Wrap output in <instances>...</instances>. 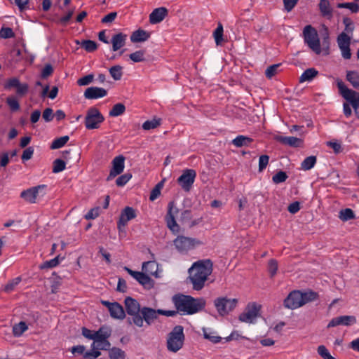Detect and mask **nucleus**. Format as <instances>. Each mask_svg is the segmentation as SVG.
<instances>
[{
  "label": "nucleus",
  "mask_w": 359,
  "mask_h": 359,
  "mask_svg": "<svg viewBox=\"0 0 359 359\" xmlns=\"http://www.w3.org/2000/svg\"><path fill=\"white\" fill-rule=\"evenodd\" d=\"M125 158L122 155L116 156L112 161V168L110 170L109 175L107 177V180L109 181L114 178L116 176L120 175L125 168Z\"/></svg>",
  "instance_id": "17"
},
{
  "label": "nucleus",
  "mask_w": 359,
  "mask_h": 359,
  "mask_svg": "<svg viewBox=\"0 0 359 359\" xmlns=\"http://www.w3.org/2000/svg\"><path fill=\"white\" fill-rule=\"evenodd\" d=\"M178 213V208L175 203L171 201L168 203V213L165 217L168 227L175 233H178L180 226L175 221V216Z\"/></svg>",
  "instance_id": "15"
},
{
  "label": "nucleus",
  "mask_w": 359,
  "mask_h": 359,
  "mask_svg": "<svg viewBox=\"0 0 359 359\" xmlns=\"http://www.w3.org/2000/svg\"><path fill=\"white\" fill-rule=\"evenodd\" d=\"M111 76L115 81H119L123 76V67L120 65H114L109 69Z\"/></svg>",
  "instance_id": "36"
},
{
  "label": "nucleus",
  "mask_w": 359,
  "mask_h": 359,
  "mask_svg": "<svg viewBox=\"0 0 359 359\" xmlns=\"http://www.w3.org/2000/svg\"><path fill=\"white\" fill-rule=\"evenodd\" d=\"M60 257H59V256H57V257H55L54 259H52L48 261H46L45 262H43L42 264L40 265L39 268L41 269L53 268V267H55L56 266H57L60 264Z\"/></svg>",
  "instance_id": "45"
},
{
  "label": "nucleus",
  "mask_w": 359,
  "mask_h": 359,
  "mask_svg": "<svg viewBox=\"0 0 359 359\" xmlns=\"http://www.w3.org/2000/svg\"><path fill=\"white\" fill-rule=\"evenodd\" d=\"M339 94L348 101L354 109L355 113L359 118V93L348 88L340 79H335Z\"/></svg>",
  "instance_id": "6"
},
{
  "label": "nucleus",
  "mask_w": 359,
  "mask_h": 359,
  "mask_svg": "<svg viewBox=\"0 0 359 359\" xmlns=\"http://www.w3.org/2000/svg\"><path fill=\"white\" fill-rule=\"evenodd\" d=\"M202 331L204 338L213 344L219 343L222 340L217 332L210 327H203Z\"/></svg>",
  "instance_id": "27"
},
{
  "label": "nucleus",
  "mask_w": 359,
  "mask_h": 359,
  "mask_svg": "<svg viewBox=\"0 0 359 359\" xmlns=\"http://www.w3.org/2000/svg\"><path fill=\"white\" fill-rule=\"evenodd\" d=\"M20 281L21 278L20 277H17L11 280L4 286V291L6 292H11L20 283Z\"/></svg>",
  "instance_id": "48"
},
{
  "label": "nucleus",
  "mask_w": 359,
  "mask_h": 359,
  "mask_svg": "<svg viewBox=\"0 0 359 359\" xmlns=\"http://www.w3.org/2000/svg\"><path fill=\"white\" fill-rule=\"evenodd\" d=\"M109 357L110 359H126V353L119 348L114 347L109 349Z\"/></svg>",
  "instance_id": "35"
},
{
  "label": "nucleus",
  "mask_w": 359,
  "mask_h": 359,
  "mask_svg": "<svg viewBox=\"0 0 359 359\" xmlns=\"http://www.w3.org/2000/svg\"><path fill=\"white\" fill-rule=\"evenodd\" d=\"M111 330L107 327H101L97 331L95 332L93 341L103 339H109L111 336Z\"/></svg>",
  "instance_id": "32"
},
{
  "label": "nucleus",
  "mask_w": 359,
  "mask_h": 359,
  "mask_svg": "<svg viewBox=\"0 0 359 359\" xmlns=\"http://www.w3.org/2000/svg\"><path fill=\"white\" fill-rule=\"evenodd\" d=\"M144 51L137 50L129 55L130 59L134 62H140L144 60Z\"/></svg>",
  "instance_id": "47"
},
{
  "label": "nucleus",
  "mask_w": 359,
  "mask_h": 359,
  "mask_svg": "<svg viewBox=\"0 0 359 359\" xmlns=\"http://www.w3.org/2000/svg\"><path fill=\"white\" fill-rule=\"evenodd\" d=\"M104 121V117L96 108H90L88 110L86 116L85 125L87 129H95Z\"/></svg>",
  "instance_id": "10"
},
{
  "label": "nucleus",
  "mask_w": 359,
  "mask_h": 359,
  "mask_svg": "<svg viewBox=\"0 0 359 359\" xmlns=\"http://www.w3.org/2000/svg\"><path fill=\"white\" fill-rule=\"evenodd\" d=\"M198 243L199 242L195 239L185 236H178L174 240V245L180 252H187L190 250Z\"/></svg>",
  "instance_id": "16"
},
{
  "label": "nucleus",
  "mask_w": 359,
  "mask_h": 359,
  "mask_svg": "<svg viewBox=\"0 0 359 359\" xmlns=\"http://www.w3.org/2000/svg\"><path fill=\"white\" fill-rule=\"evenodd\" d=\"M149 36L150 34L147 32L142 29H138L132 34L130 40L134 43L142 42L147 41Z\"/></svg>",
  "instance_id": "30"
},
{
  "label": "nucleus",
  "mask_w": 359,
  "mask_h": 359,
  "mask_svg": "<svg viewBox=\"0 0 359 359\" xmlns=\"http://www.w3.org/2000/svg\"><path fill=\"white\" fill-rule=\"evenodd\" d=\"M142 269L147 275L158 277V264L154 261L144 262Z\"/></svg>",
  "instance_id": "25"
},
{
  "label": "nucleus",
  "mask_w": 359,
  "mask_h": 359,
  "mask_svg": "<svg viewBox=\"0 0 359 359\" xmlns=\"http://www.w3.org/2000/svg\"><path fill=\"white\" fill-rule=\"evenodd\" d=\"M268 270L271 276L276 275L278 271V262L275 259H271L268 264Z\"/></svg>",
  "instance_id": "58"
},
{
  "label": "nucleus",
  "mask_w": 359,
  "mask_h": 359,
  "mask_svg": "<svg viewBox=\"0 0 359 359\" xmlns=\"http://www.w3.org/2000/svg\"><path fill=\"white\" fill-rule=\"evenodd\" d=\"M111 344L108 341V339L93 341L91 344V350L86 351L84 358L86 359H95L101 355L100 350H108Z\"/></svg>",
  "instance_id": "9"
},
{
  "label": "nucleus",
  "mask_w": 359,
  "mask_h": 359,
  "mask_svg": "<svg viewBox=\"0 0 359 359\" xmlns=\"http://www.w3.org/2000/svg\"><path fill=\"white\" fill-rule=\"evenodd\" d=\"M269 156L267 155H262L259 156V172H262L266 168V166L269 163Z\"/></svg>",
  "instance_id": "55"
},
{
  "label": "nucleus",
  "mask_w": 359,
  "mask_h": 359,
  "mask_svg": "<svg viewBox=\"0 0 359 359\" xmlns=\"http://www.w3.org/2000/svg\"><path fill=\"white\" fill-rule=\"evenodd\" d=\"M168 14V10L164 7L154 9L149 15V21L151 24H156L163 20Z\"/></svg>",
  "instance_id": "23"
},
{
  "label": "nucleus",
  "mask_w": 359,
  "mask_h": 359,
  "mask_svg": "<svg viewBox=\"0 0 359 359\" xmlns=\"http://www.w3.org/2000/svg\"><path fill=\"white\" fill-rule=\"evenodd\" d=\"M107 95V90L102 88L90 87L84 92L86 99H97Z\"/></svg>",
  "instance_id": "22"
},
{
  "label": "nucleus",
  "mask_w": 359,
  "mask_h": 359,
  "mask_svg": "<svg viewBox=\"0 0 359 359\" xmlns=\"http://www.w3.org/2000/svg\"><path fill=\"white\" fill-rule=\"evenodd\" d=\"M319 8L323 15L330 18L332 14V10L328 0H320Z\"/></svg>",
  "instance_id": "33"
},
{
  "label": "nucleus",
  "mask_w": 359,
  "mask_h": 359,
  "mask_svg": "<svg viewBox=\"0 0 359 359\" xmlns=\"http://www.w3.org/2000/svg\"><path fill=\"white\" fill-rule=\"evenodd\" d=\"M28 327L25 322H20L18 324H15L13 327V334L15 337H19L27 331Z\"/></svg>",
  "instance_id": "37"
},
{
  "label": "nucleus",
  "mask_w": 359,
  "mask_h": 359,
  "mask_svg": "<svg viewBox=\"0 0 359 359\" xmlns=\"http://www.w3.org/2000/svg\"><path fill=\"white\" fill-rule=\"evenodd\" d=\"M337 7L339 8H348L353 13L359 11V4L354 2L339 3L337 4Z\"/></svg>",
  "instance_id": "43"
},
{
  "label": "nucleus",
  "mask_w": 359,
  "mask_h": 359,
  "mask_svg": "<svg viewBox=\"0 0 359 359\" xmlns=\"http://www.w3.org/2000/svg\"><path fill=\"white\" fill-rule=\"evenodd\" d=\"M109 313L111 317L114 319L123 320L126 317L123 308L117 302H114V305L109 308Z\"/></svg>",
  "instance_id": "26"
},
{
  "label": "nucleus",
  "mask_w": 359,
  "mask_h": 359,
  "mask_svg": "<svg viewBox=\"0 0 359 359\" xmlns=\"http://www.w3.org/2000/svg\"><path fill=\"white\" fill-rule=\"evenodd\" d=\"M99 214V208H93L85 215V218L86 219H93L97 217Z\"/></svg>",
  "instance_id": "62"
},
{
  "label": "nucleus",
  "mask_w": 359,
  "mask_h": 359,
  "mask_svg": "<svg viewBox=\"0 0 359 359\" xmlns=\"http://www.w3.org/2000/svg\"><path fill=\"white\" fill-rule=\"evenodd\" d=\"M259 314V309L256 305L252 304L248 306L246 310L240 315L239 320L244 323H252L255 322Z\"/></svg>",
  "instance_id": "19"
},
{
  "label": "nucleus",
  "mask_w": 359,
  "mask_h": 359,
  "mask_svg": "<svg viewBox=\"0 0 359 359\" xmlns=\"http://www.w3.org/2000/svg\"><path fill=\"white\" fill-rule=\"evenodd\" d=\"M305 43L317 55L321 53V48L318 34L316 29L311 25H307L303 30Z\"/></svg>",
  "instance_id": "7"
},
{
  "label": "nucleus",
  "mask_w": 359,
  "mask_h": 359,
  "mask_svg": "<svg viewBox=\"0 0 359 359\" xmlns=\"http://www.w3.org/2000/svg\"><path fill=\"white\" fill-rule=\"evenodd\" d=\"M237 304L236 299L218 298L215 300V306L221 316H224L231 311Z\"/></svg>",
  "instance_id": "12"
},
{
  "label": "nucleus",
  "mask_w": 359,
  "mask_h": 359,
  "mask_svg": "<svg viewBox=\"0 0 359 359\" xmlns=\"http://www.w3.org/2000/svg\"><path fill=\"white\" fill-rule=\"evenodd\" d=\"M287 176L285 172L280 171L273 176V182L276 184L283 182L286 180Z\"/></svg>",
  "instance_id": "54"
},
{
  "label": "nucleus",
  "mask_w": 359,
  "mask_h": 359,
  "mask_svg": "<svg viewBox=\"0 0 359 359\" xmlns=\"http://www.w3.org/2000/svg\"><path fill=\"white\" fill-rule=\"evenodd\" d=\"M351 36H348L346 32H341L337 39V45L340 49L341 56L348 60L351 57V52L350 49Z\"/></svg>",
  "instance_id": "13"
},
{
  "label": "nucleus",
  "mask_w": 359,
  "mask_h": 359,
  "mask_svg": "<svg viewBox=\"0 0 359 359\" xmlns=\"http://www.w3.org/2000/svg\"><path fill=\"white\" fill-rule=\"evenodd\" d=\"M42 117L46 122L51 121L54 117L53 109L46 108L43 112Z\"/></svg>",
  "instance_id": "60"
},
{
  "label": "nucleus",
  "mask_w": 359,
  "mask_h": 359,
  "mask_svg": "<svg viewBox=\"0 0 359 359\" xmlns=\"http://www.w3.org/2000/svg\"><path fill=\"white\" fill-rule=\"evenodd\" d=\"M276 140L284 144L291 147H299L302 143L300 139L294 137L277 136Z\"/></svg>",
  "instance_id": "29"
},
{
  "label": "nucleus",
  "mask_w": 359,
  "mask_h": 359,
  "mask_svg": "<svg viewBox=\"0 0 359 359\" xmlns=\"http://www.w3.org/2000/svg\"><path fill=\"white\" fill-rule=\"evenodd\" d=\"M339 217L341 220L346 222L351 219H353L355 217V214L351 209L346 208L341 210L339 212Z\"/></svg>",
  "instance_id": "40"
},
{
  "label": "nucleus",
  "mask_w": 359,
  "mask_h": 359,
  "mask_svg": "<svg viewBox=\"0 0 359 359\" xmlns=\"http://www.w3.org/2000/svg\"><path fill=\"white\" fill-rule=\"evenodd\" d=\"M317 297V293L312 291H308L306 292L293 291L290 293L287 297L285 299L284 305L288 309H295L308 302L316 300Z\"/></svg>",
  "instance_id": "4"
},
{
  "label": "nucleus",
  "mask_w": 359,
  "mask_h": 359,
  "mask_svg": "<svg viewBox=\"0 0 359 359\" xmlns=\"http://www.w3.org/2000/svg\"><path fill=\"white\" fill-rule=\"evenodd\" d=\"M175 316L177 315L175 311L154 309L148 306H142L139 316L134 320V325L142 328L154 324L158 320L159 316Z\"/></svg>",
  "instance_id": "3"
},
{
  "label": "nucleus",
  "mask_w": 359,
  "mask_h": 359,
  "mask_svg": "<svg viewBox=\"0 0 359 359\" xmlns=\"http://www.w3.org/2000/svg\"><path fill=\"white\" fill-rule=\"evenodd\" d=\"M46 188V186L42 184L27 189L21 192L20 197L27 203H36L39 198L45 195Z\"/></svg>",
  "instance_id": "8"
},
{
  "label": "nucleus",
  "mask_w": 359,
  "mask_h": 359,
  "mask_svg": "<svg viewBox=\"0 0 359 359\" xmlns=\"http://www.w3.org/2000/svg\"><path fill=\"white\" fill-rule=\"evenodd\" d=\"M136 217L135 210L130 207L125 208L121 213L119 220L118 222V229L122 231L128 222Z\"/></svg>",
  "instance_id": "20"
},
{
  "label": "nucleus",
  "mask_w": 359,
  "mask_h": 359,
  "mask_svg": "<svg viewBox=\"0 0 359 359\" xmlns=\"http://www.w3.org/2000/svg\"><path fill=\"white\" fill-rule=\"evenodd\" d=\"M34 154V149L32 147H28L25 150H24L22 155V159L23 161H27L29 160Z\"/></svg>",
  "instance_id": "64"
},
{
  "label": "nucleus",
  "mask_w": 359,
  "mask_h": 359,
  "mask_svg": "<svg viewBox=\"0 0 359 359\" xmlns=\"http://www.w3.org/2000/svg\"><path fill=\"white\" fill-rule=\"evenodd\" d=\"M124 269L144 287H152L151 279L144 272L134 271L128 267H125Z\"/></svg>",
  "instance_id": "18"
},
{
  "label": "nucleus",
  "mask_w": 359,
  "mask_h": 359,
  "mask_svg": "<svg viewBox=\"0 0 359 359\" xmlns=\"http://www.w3.org/2000/svg\"><path fill=\"white\" fill-rule=\"evenodd\" d=\"M298 0H283L285 9L290 12L297 4Z\"/></svg>",
  "instance_id": "63"
},
{
  "label": "nucleus",
  "mask_w": 359,
  "mask_h": 359,
  "mask_svg": "<svg viewBox=\"0 0 359 359\" xmlns=\"http://www.w3.org/2000/svg\"><path fill=\"white\" fill-rule=\"evenodd\" d=\"M28 89L29 86L27 83H20V84L16 88V92L18 95L22 96L27 93Z\"/></svg>",
  "instance_id": "61"
},
{
  "label": "nucleus",
  "mask_w": 359,
  "mask_h": 359,
  "mask_svg": "<svg viewBox=\"0 0 359 359\" xmlns=\"http://www.w3.org/2000/svg\"><path fill=\"white\" fill-rule=\"evenodd\" d=\"M346 79L352 86L359 90V73L355 71H347Z\"/></svg>",
  "instance_id": "31"
},
{
  "label": "nucleus",
  "mask_w": 359,
  "mask_h": 359,
  "mask_svg": "<svg viewBox=\"0 0 359 359\" xmlns=\"http://www.w3.org/2000/svg\"><path fill=\"white\" fill-rule=\"evenodd\" d=\"M93 78H94V76L93 74H88V75L79 79L77 81V83H78V85L81 86H87V85L90 84V83H92V81H93Z\"/></svg>",
  "instance_id": "57"
},
{
  "label": "nucleus",
  "mask_w": 359,
  "mask_h": 359,
  "mask_svg": "<svg viewBox=\"0 0 359 359\" xmlns=\"http://www.w3.org/2000/svg\"><path fill=\"white\" fill-rule=\"evenodd\" d=\"M251 142V138L243 135H238L232 140L233 144L237 147L248 146Z\"/></svg>",
  "instance_id": "34"
},
{
  "label": "nucleus",
  "mask_w": 359,
  "mask_h": 359,
  "mask_svg": "<svg viewBox=\"0 0 359 359\" xmlns=\"http://www.w3.org/2000/svg\"><path fill=\"white\" fill-rule=\"evenodd\" d=\"M318 353L324 359H335V358L330 355L328 350L323 345L318 346Z\"/></svg>",
  "instance_id": "53"
},
{
  "label": "nucleus",
  "mask_w": 359,
  "mask_h": 359,
  "mask_svg": "<svg viewBox=\"0 0 359 359\" xmlns=\"http://www.w3.org/2000/svg\"><path fill=\"white\" fill-rule=\"evenodd\" d=\"M126 312L130 318H128L130 324H134L136 316H139L142 311L140 303L135 299L128 297L124 300Z\"/></svg>",
  "instance_id": "11"
},
{
  "label": "nucleus",
  "mask_w": 359,
  "mask_h": 359,
  "mask_svg": "<svg viewBox=\"0 0 359 359\" xmlns=\"http://www.w3.org/2000/svg\"><path fill=\"white\" fill-rule=\"evenodd\" d=\"M76 43L81 44V46L88 52H93L97 48V43L91 40H84L81 43L79 41H76Z\"/></svg>",
  "instance_id": "39"
},
{
  "label": "nucleus",
  "mask_w": 359,
  "mask_h": 359,
  "mask_svg": "<svg viewBox=\"0 0 359 359\" xmlns=\"http://www.w3.org/2000/svg\"><path fill=\"white\" fill-rule=\"evenodd\" d=\"M318 75V71L315 68H309L306 69L299 79V83L311 82Z\"/></svg>",
  "instance_id": "28"
},
{
  "label": "nucleus",
  "mask_w": 359,
  "mask_h": 359,
  "mask_svg": "<svg viewBox=\"0 0 359 359\" xmlns=\"http://www.w3.org/2000/svg\"><path fill=\"white\" fill-rule=\"evenodd\" d=\"M184 339L185 336L183 327L181 325L174 327L167 336L166 347L168 351L172 353H177L183 347Z\"/></svg>",
  "instance_id": "5"
},
{
  "label": "nucleus",
  "mask_w": 359,
  "mask_h": 359,
  "mask_svg": "<svg viewBox=\"0 0 359 359\" xmlns=\"http://www.w3.org/2000/svg\"><path fill=\"white\" fill-rule=\"evenodd\" d=\"M69 139V136L65 135L54 140L50 145V149H57L62 147L68 142Z\"/></svg>",
  "instance_id": "41"
},
{
  "label": "nucleus",
  "mask_w": 359,
  "mask_h": 359,
  "mask_svg": "<svg viewBox=\"0 0 359 359\" xmlns=\"http://www.w3.org/2000/svg\"><path fill=\"white\" fill-rule=\"evenodd\" d=\"M343 22L345 25V31L347 32L346 34H352L354 29L353 21L348 18H344L343 19Z\"/></svg>",
  "instance_id": "59"
},
{
  "label": "nucleus",
  "mask_w": 359,
  "mask_h": 359,
  "mask_svg": "<svg viewBox=\"0 0 359 359\" xmlns=\"http://www.w3.org/2000/svg\"><path fill=\"white\" fill-rule=\"evenodd\" d=\"M6 102L12 111H18L20 109L19 102L14 97H7Z\"/></svg>",
  "instance_id": "50"
},
{
  "label": "nucleus",
  "mask_w": 359,
  "mask_h": 359,
  "mask_svg": "<svg viewBox=\"0 0 359 359\" xmlns=\"http://www.w3.org/2000/svg\"><path fill=\"white\" fill-rule=\"evenodd\" d=\"M223 26L221 23H218L217 27L213 32V36L217 45L221 44L223 41Z\"/></svg>",
  "instance_id": "42"
},
{
  "label": "nucleus",
  "mask_w": 359,
  "mask_h": 359,
  "mask_svg": "<svg viewBox=\"0 0 359 359\" xmlns=\"http://www.w3.org/2000/svg\"><path fill=\"white\" fill-rule=\"evenodd\" d=\"M159 125H160V120L152 119L150 121H145L142 125V128L144 130H148L156 128Z\"/></svg>",
  "instance_id": "49"
},
{
  "label": "nucleus",
  "mask_w": 359,
  "mask_h": 359,
  "mask_svg": "<svg viewBox=\"0 0 359 359\" xmlns=\"http://www.w3.org/2000/svg\"><path fill=\"white\" fill-rule=\"evenodd\" d=\"M66 168V163L61 159H56L53 161V172L58 173L63 171Z\"/></svg>",
  "instance_id": "46"
},
{
  "label": "nucleus",
  "mask_w": 359,
  "mask_h": 359,
  "mask_svg": "<svg viewBox=\"0 0 359 359\" xmlns=\"http://www.w3.org/2000/svg\"><path fill=\"white\" fill-rule=\"evenodd\" d=\"M126 39L127 35L125 34L118 33L114 34L111 39V42L112 43V50L117 51L123 47L126 44Z\"/></svg>",
  "instance_id": "24"
},
{
  "label": "nucleus",
  "mask_w": 359,
  "mask_h": 359,
  "mask_svg": "<svg viewBox=\"0 0 359 359\" xmlns=\"http://www.w3.org/2000/svg\"><path fill=\"white\" fill-rule=\"evenodd\" d=\"M212 271V264L208 259L194 263L189 269V278L193 284L194 289L196 290L202 289Z\"/></svg>",
  "instance_id": "1"
},
{
  "label": "nucleus",
  "mask_w": 359,
  "mask_h": 359,
  "mask_svg": "<svg viewBox=\"0 0 359 359\" xmlns=\"http://www.w3.org/2000/svg\"><path fill=\"white\" fill-rule=\"evenodd\" d=\"M196 172L194 170L187 169L182 175L177 179V182L185 191H190L192 185L195 181Z\"/></svg>",
  "instance_id": "14"
},
{
  "label": "nucleus",
  "mask_w": 359,
  "mask_h": 359,
  "mask_svg": "<svg viewBox=\"0 0 359 359\" xmlns=\"http://www.w3.org/2000/svg\"><path fill=\"white\" fill-rule=\"evenodd\" d=\"M316 163V157L314 156H310L306 158L302 163L301 167L304 170H309L311 169Z\"/></svg>",
  "instance_id": "38"
},
{
  "label": "nucleus",
  "mask_w": 359,
  "mask_h": 359,
  "mask_svg": "<svg viewBox=\"0 0 359 359\" xmlns=\"http://www.w3.org/2000/svg\"><path fill=\"white\" fill-rule=\"evenodd\" d=\"M126 110L125 106L121 103L116 104L109 111L111 116H118L124 113Z\"/></svg>",
  "instance_id": "44"
},
{
  "label": "nucleus",
  "mask_w": 359,
  "mask_h": 359,
  "mask_svg": "<svg viewBox=\"0 0 359 359\" xmlns=\"http://www.w3.org/2000/svg\"><path fill=\"white\" fill-rule=\"evenodd\" d=\"M280 67V64H276L269 66L265 72L266 76L269 79L272 78L278 72V69Z\"/></svg>",
  "instance_id": "52"
},
{
  "label": "nucleus",
  "mask_w": 359,
  "mask_h": 359,
  "mask_svg": "<svg viewBox=\"0 0 359 359\" xmlns=\"http://www.w3.org/2000/svg\"><path fill=\"white\" fill-rule=\"evenodd\" d=\"M132 177L130 173H125L116 179V184L118 187L124 186Z\"/></svg>",
  "instance_id": "51"
},
{
  "label": "nucleus",
  "mask_w": 359,
  "mask_h": 359,
  "mask_svg": "<svg viewBox=\"0 0 359 359\" xmlns=\"http://www.w3.org/2000/svg\"><path fill=\"white\" fill-rule=\"evenodd\" d=\"M177 313L183 315H192L201 311L205 304L203 299H194L191 296L183 294L175 295L172 297Z\"/></svg>",
  "instance_id": "2"
},
{
  "label": "nucleus",
  "mask_w": 359,
  "mask_h": 359,
  "mask_svg": "<svg viewBox=\"0 0 359 359\" xmlns=\"http://www.w3.org/2000/svg\"><path fill=\"white\" fill-rule=\"evenodd\" d=\"M0 36L3 39H9L14 36V32L11 28L3 27L0 30Z\"/></svg>",
  "instance_id": "56"
},
{
  "label": "nucleus",
  "mask_w": 359,
  "mask_h": 359,
  "mask_svg": "<svg viewBox=\"0 0 359 359\" xmlns=\"http://www.w3.org/2000/svg\"><path fill=\"white\" fill-rule=\"evenodd\" d=\"M356 322L355 318L352 316H341L332 318L327 325V327H333L338 325L348 326Z\"/></svg>",
  "instance_id": "21"
}]
</instances>
